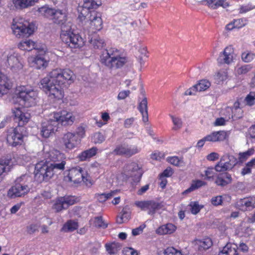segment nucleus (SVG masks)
I'll return each instance as SVG.
<instances>
[{
	"label": "nucleus",
	"instance_id": "58836bf2",
	"mask_svg": "<svg viewBox=\"0 0 255 255\" xmlns=\"http://www.w3.org/2000/svg\"><path fill=\"white\" fill-rule=\"evenodd\" d=\"M64 199L62 198V197H60L57 198L53 206V208L54 209L56 212H59L61 211L62 210H65L67 209L65 202H64Z\"/></svg>",
	"mask_w": 255,
	"mask_h": 255
},
{
	"label": "nucleus",
	"instance_id": "e2e57ef3",
	"mask_svg": "<svg viewBox=\"0 0 255 255\" xmlns=\"http://www.w3.org/2000/svg\"><path fill=\"white\" fill-rule=\"evenodd\" d=\"M173 171L171 167H167L160 175V178L169 177L172 175Z\"/></svg>",
	"mask_w": 255,
	"mask_h": 255
},
{
	"label": "nucleus",
	"instance_id": "473e14b6",
	"mask_svg": "<svg viewBox=\"0 0 255 255\" xmlns=\"http://www.w3.org/2000/svg\"><path fill=\"white\" fill-rule=\"evenodd\" d=\"M97 151V148L96 147H92L82 152L78 155V158L80 161H85L95 155Z\"/></svg>",
	"mask_w": 255,
	"mask_h": 255
},
{
	"label": "nucleus",
	"instance_id": "5701e85b",
	"mask_svg": "<svg viewBox=\"0 0 255 255\" xmlns=\"http://www.w3.org/2000/svg\"><path fill=\"white\" fill-rule=\"evenodd\" d=\"M227 137V132L224 130L213 131L204 137V139L209 142L224 141Z\"/></svg>",
	"mask_w": 255,
	"mask_h": 255
},
{
	"label": "nucleus",
	"instance_id": "f3484780",
	"mask_svg": "<svg viewBox=\"0 0 255 255\" xmlns=\"http://www.w3.org/2000/svg\"><path fill=\"white\" fill-rule=\"evenodd\" d=\"M12 113L14 116L15 122L18 123L17 127H24L30 118V114L22 112L19 108L12 110Z\"/></svg>",
	"mask_w": 255,
	"mask_h": 255
},
{
	"label": "nucleus",
	"instance_id": "37998d69",
	"mask_svg": "<svg viewBox=\"0 0 255 255\" xmlns=\"http://www.w3.org/2000/svg\"><path fill=\"white\" fill-rule=\"evenodd\" d=\"M90 42L95 49H101L106 45L104 40L99 37L92 39Z\"/></svg>",
	"mask_w": 255,
	"mask_h": 255
},
{
	"label": "nucleus",
	"instance_id": "20e7f679",
	"mask_svg": "<svg viewBox=\"0 0 255 255\" xmlns=\"http://www.w3.org/2000/svg\"><path fill=\"white\" fill-rule=\"evenodd\" d=\"M66 163L65 159L57 162H48V164L44 160L38 162L35 166V179L39 182L48 181L55 174L64 170Z\"/></svg>",
	"mask_w": 255,
	"mask_h": 255
},
{
	"label": "nucleus",
	"instance_id": "3c124183",
	"mask_svg": "<svg viewBox=\"0 0 255 255\" xmlns=\"http://www.w3.org/2000/svg\"><path fill=\"white\" fill-rule=\"evenodd\" d=\"M215 167H208L204 172L205 176V179L208 180H213L215 174Z\"/></svg>",
	"mask_w": 255,
	"mask_h": 255
},
{
	"label": "nucleus",
	"instance_id": "aec40b11",
	"mask_svg": "<svg viewBox=\"0 0 255 255\" xmlns=\"http://www.w3.org/2000/svg\"><path fill=\"white\" fill-rule=\"evenodd\" d=\"M237 207L241 210H251L255 208V196L240 199L237 202Z\"/></svg>",
	"mask_w": 255,
	"mask_h": 255
},
{
	"label": "nucleus",
	"instance_id": "ea45409f",
	"mask_svg": "<svg viewBox=\"0 0 255 255\" xmlns=\"http://www.w3.org/2000/svg\"><path fill=\"white\" fill-rule=\"evenodd\" d=\"M10 160L8 159H0V175L6 173L10 169Z\"/></svg>",
	"mask_w": 255,
	"mask_h": 255
},
{
	"label": "nucleus",
	"instance_id": "1a4fd4ad",
	"mask_svg": "<svg viewBox=\"0 0 255 255\" xmlns=\"http://www.w3.org/2000/svg\"><path fill=\"white\" fill-rule=\"evenodd\" d=\"M11 29L13 34L17 37H27L34 32L35 25L33 23L27 22L23 23L16 21L15 19L13 20Z\"/></svg>",
	"mask_w": 255,
	"mask_h": 255
},
{
	"label": "nucleus",
	"instance_id": "8fccbe9b",
	"mask_svg": "<svg viewBox=\"0 0 255 255\" xmlns=\"http://www.w3.org/2000/svg\"><path fill=\"white\" fill-rule=\"evenodd\" d=\"M190 206L191 212L194 215L198 213L203 208V206L199 205L197 202H191Z\"/></svg>",
	"mask_w": 255,
	"mask_h": 255
},
{
	"label": "nucleus",
	"instance_id": "f257e3e1",
	"mask_svg": "<svg viewBox=\"0 0 255 255\" xmlns=\"http://www.w3.org/2000/svg\"><path fill=\"white\" fill-rule=\"evenodd\" d=\"M39 12L44 17L61 26L60 37L63 42L71 48H77L84 45L82 37L72 29V23L67 21V14L62 9L43 6Z\"/></svg>",
	"mask_w": 255,
	"mask_h": 255
},
{
	"label": "nucleus",
	"instance_id": "f8f14e48",
	"mask_svg": "<svg viewBox=\"0 0 255 255\" xmlns=\"http://www.w3.org/2000/svg\"><path fill=\"white\" fill-rule=\"evenodd\" d=\"M134 204L142 210H148V214L151 215H154L157 210L164 207L162 202H158L154 200L136 201Z\"/></svg>",
	"mask_w": 255,
	"mask_h": 255
},
{
	"label": "nucleus",
	"instance_id": "bf43d9fd",
	"mask_svg": "<svg viewBox=\"0 0 255 255\" xmlns=\"http://www.w3.org/2000/svg\"><path fill=\"white\" fill-rule=\"evenodd\" d=\"M211 202L214 206H219L223 203V198L222 196H217L213 197L211 200Z\"/></svg>",
	"mask_w": 255,
	"mask_h": 255
},
{
	"label": "nucleus",
	"instance_id": "4468645a",
	"mask_svg": "<svg viewBox=\"0 0 255 255\" xmlns=\"http://www.w3.org/2000/svg\"><path fill=\"white\" fill-rule=\"evenodd\" d=\"M51 117L57 121L58 126L59 124L63 126L71 125L75 120V117L72 113L64 111L60 113H54L51 114Z\"/></svg>",
	"mask_w": 255,
	"mask_h": 255
},
{
	"label": "nucleus",
	"instance_id": "a18cd8bd",
	"mask_svg": "<svg viewBox=\"0 0 255 255\" xmlns=\"http://www.w3.org/2000/svg\"><path fill=\"white\" fill-rule=\"evenodd\" d=\"M255 57V54L249 51H245L242 54V59L245 62H251Z\"/></svg>",
	"mask_w": 255,
	"mask_h": 255
},
{
	"label": "nucleus",
	"instance_id": "7ed1b4c3",
	"mask_svg": "<svg viewBox=\"0 0 255 255\" xmlns=\"http://www.w3.org/2000/svg\"><path fill=\"white\" fill-rule=\"evenodd\" d=\"M100 5L95 0H84L83 5L77 7L80 21H90L91 27L95 31H99L103 27L101 13L95 10Z\"/></svg>",
	"mask_w": 255,
	"mask_h": 255
},
{
	"label": "nucleus",
	"instance_id": "423d86ee",
	"mask_svg": "<svg viewBox=\"0 0 255 255\" xmlns=\"http://www.w3.org/2000/svg\"><path fill=\"white\" fill-rule=\"evenodd\" d=\"M30 177L26 175H22L15 181V185L8 192V195L12 198L21 197L27 194L30 190L28 185Z\"/></svg>",
	"mask_w": 255,
	"mask_h": 255
},
{
	"label": "nucleus",
	"instance_id": "6e6552de",
	"mask_svg": "<svg viewBox=\"0 0 255 255\" xmlns=\"http://www.w3.org/2000/svg\"><path fill=\"white\" fill-rule=\"evenodd\" d=\"M27 132L24 127H16L10 128L7 130L6 140L8 144L13 147L20 145L23 138L27 136Z\"/></svg>",
	"mask_w": 255,
	"mask_h": 255
},
{
	"label": "nucleus",
	"instance_id": "393cba45",
	"mask_svg": "<svg viewBox=\"0 0 255 255\" xmlns=\"http://www.w3.org/2000/svg\"><path fill=\"white\" fill-rule=\"evenodd\" d=\"M11 87V83L7 77L0 71V97L6 94Z\"/></svg>",
	"mask_w": 255,
	"mask_h": 255
},
{
	"label": "nucleus",
	"instance_id": "0e129e2a",
	"mask_svg": "<svg viewBox=\"0 0 255 255\" xmlns=\"http://www.w3.org/2000/svg\"><path fill=\"white\" fill-rule=\"evenodd\" d=\"M130 93V92L129 90H124L121 91L119 93L117 98L119 100H124L129 96Z\"/></svg>",
	"mask_w": 255,
	"mask_h": 255
},
{
	"label": "nucleus",
	"instance_id": "a211bd4d",
	"mask_svg": "<svg viewBox=\"0 0 255 255\" xmlns=\"http://www.w3.org/2000/svg\"><path fill=\"white\" fill-rule=\"evenodd\" d=\"M234 49L232 46L226 47L217 59L219 64H230L234 59Z\"/></svg>",
	"mask_w": 255,
	"mask_h": 255
},
{
	"label": "nucleus",
	"instance_id": "ddd939ff",
	"mask_svg": "<svg viewBox=\"0 0 255 255\" xmlns=\"http://www.w3.org/2000/svg\"><path fill=\"white\" fill-rule=\"evenodd\" d=\"M57 121L51 116L48 120L42 123L40 135L44 138H48L51 134L57 130Z\"/></svg>",
	"mask_w": 255,
	"mask_h": 255
},
{
	"label": "nucleus",
	"instance_id": "f704fd0d",
	"mask_svg": "<svg viewBox=\"0 0 255 255\" xmlns=\"http://www.w3.org/2000/svg\"><path fill=\"white\" fill-rule=\"evenodd\" d=\"M229 109L232 113V118L233 120H237L242 117L243 111L240 108V103L239 102H235L233 107Z\"/></svg>",
	"mask_w": 255,
	"mask_h": 255
},
{
	"label": "nucleus",
	"instance_id": "a878e982",
	"mask_svg": "<svg viewBox=\"0 0 255 255\" xmlns=\"http://www.w3.org/2000/svg\"><path fill=\"white\" fill-rule=\"evenodd\" d=\"M195 247L200 252H203L209 249L212 245V242L210 238H205L203 240H196L194 241Z\"/></svg>",
	"mask_w": 255,
	"mask_h": 255
},
{
	"label": "nucleus",
	"instance_id": "6ab92c4d",
	"mask_svg": "<svg viewBox=\"0 0 255 255\" xmlns=\"http://www.w3.org/2000/svg\"><path fill=\"white\" fill-rule=\"evenodd\" d=\"M211 86L210 82L207 80H200L198 84L194 85L190 88L187 90L185 92V95H195L197 91H204L208 89Z\"/></svg>",
	"mask_w": 255,
	"mask_h": 255
},
{
	"label": "nucleus",
	"instance_id": "de8ad7c7",
	"mask_svg": "<svg viewBox=\"0 0 255 255\" xmlns=\"http://www.w3.org/2000/svg\"><path fill=\"white\" fill-rule=\"evenodd\" d=\"M171 118L174 126L172 128V129L177 130L181 128L182 126V122L181 119L178 117H175L173 116H171Z\"/></svg>",
	"mask_w": 255,
	"mask_h": 255
},
{
	"label": "nucleus",
	"instance_id": "9d476101",
	"mask_svg": "<svg viewBox=\"0 0 255 255\" xmlns=\"http://www.w3.org/2000/svg\"><path fill=\"white\" fill-rule=\"evenodd\" d=\"M87 177V173L82 167L76 166L69 170L68 174L64 176V180L66 182L78 184L82 181L86 182L88 181Z\"/></svg>",
	"mask_w": 255,
	"mask_h": 255
},
{
	"label": "nucleus",
	"instance_id": "9b49d317",
	"mask_svg": "<svg viewBox=\"0 0 255 255\" xmlns=\"http://www.w3.org/2000/svg\"><path fill=\"white\" fill-rule=\"evenodd\" d=\"M237 163V158L233 155L225 154L215 166V171L221 172L232 170Z\"/></svg>",
	"mask_w": 255,
	"mask_h": 255
},
{
	"label": "nucleus",
	"instance_id": "79ce46f5",
	"mask_svg": "<svg viewBox=\"0 0 255 255\" xmlns=\"http://www.w3.org/2000/svg\"><path fill=\"white\" fill-rule=\"evenodd\" d=\"M78 227L77 222L70 220L64 225L62 230L65 232H72L76 230Z\"/></svg>",
	"mask_w": 255,
	"mask_h": 255
},
{
	"label": "nucleus",
	"instance_id": "c756f323",
	"mask_svg": "<svg viewBox=\"0 0 255 255\" xmlns=\"http://www.w3.org/2000/svg\"><path fill=\"white\" fill-rule=\"evenodd\" d=\"M236 245L227 244L219 253V255H238Z\"/></svg>",
	"mask_w": 255,
	"mask_h": 255
},
{
	"label": "nucleus",
	"instance_id": "dca6fc26",
	"mask_svg": "<svg viewBox=\"0 0 255 255\" xmlns=\"http://www.w3.org/2000/svg\"><path fill=\"white\" fill-rule=\"evenodd\" d=\"M62 141L66 149L72 150L78 146L81 139L75 133L68 132L64 134Z\"/></svg>",
	"mask_w": 255,
	"mask_h": 255
},
{
	"label": "nucleus",
	"instance_id": "c03bdc74",
	"mask_svg": "<svg viewBox=\"0 0 255 255\" xmlns=\"http://www.w3.org/2000/svg\"><path fill=\"white\" fill-rule=\"evenodd\" d=\"M255 153V149L254 148H251L247 151L239 153V159L241 162H243L249 158L251 156L253 155Z\"/></svg>",
	"mask_w": 255,
	"mask_h": 255
},
{
	"label": "nucleus",
	"instance_id": "774afa93",
	"mask_svg": "<svg viewBox=\"0 0 255 255\" xmlns=\"http://www.w3.org/2000/svg\"><path fill=\"white\" fill-rule=\"evenodd\" d=\"M219 157V155L218 153L214 152L210 153L206 157L207 159L209 161H215L218 159Z\"/></svg>",
	"mask_w": 255,
	"mask_h": 255
},
{
	"label": "nucleus",
	"instance_id": "6e6d98bb",
	"mask_svg": "<svg viewBox=\"0 0 255 255\" xmlns=\"http://www.w3.org/2000/svg\"><path fill=\"white\" fill-rule=\"evenodd\" d=\"M105 139L103 134L101 132H96L94 133L93 140L95 143H101Z\"/></svg>",
	"mask_w": 255,
	"mask_h": 255
},
{
	"label": "nucleus",
	"instance_id": "13d9d810",
	"mask_svg": "<svg viewBox=\"0 0 255 255\" xmlns=\"http://www.w3.org/2000/svg\"><path fill=\"white\" fill-rule=\"evenodd\" d=\"M39 226L37 224H31L26 227V231L29 234H32L38 231Z\"/></svg>",
	"mask_w": 255,
	"mask_h": 255
},
{
	"label": "nucleus",
	"instance_id": "412c9836",
	"mask_svg": "<svg viewBox=\"0 0 255 255\" xmlns=\"http://www.w3.org/2000/svg\"><path fill=\"white\" fill-rule=\"evenodd\" d=\"M46 164L48 162L61 161V160L66 159L64 154L57 149H52L45 155Z\"/></svg>",
	"mask_w": 255,
	"mask_h": 255
},
{
	"label": "nucleus",
	"instance_id": "49530a36",
	"mask_svg": "<svg viewBox=\"0 0 255 255\" xmlns=\"http://www.w3.org/2000/svg\"><path fill=\"white\" fill-rule=\"evenodd\" d=\"M160 255H183L180 251H177L173 247H169L165 249Z\"/></svg>",
	"mask_w": 255,
	"mask_h": 255
},
{
	"label": "nucleus",
	"instance_id": "603ef678",
	"mask_svg": "<svg viewBox=\"0 0 255 255\" xmlns=\"http://www.w3.org/2000/svg\"><path fill=\"white\" fill-rule=\"evenodd\" d=\"M63 199H64V202L68 208L69 206L72 205L76 202L77 198L73 196H67L62 197Z\"/></svg>",
	"mask_w": 255,
	"mask_h": 255
},
{
	"label": "nucleus",
	"instance_id": "69168bd1",
	"mask_svg": "<svg viewBox=\"0 0 255 255\" xmlns=\"http://www.w3.org/2000/svg\"><path fill=\"white\" fill-rule=\"evenodd\" d=\"M255 8L252 5L248 4L246 5H242L240 8V13H243L248 12Z\"/></svg>",
	"mask_w": 255,
	"mask_h": 255
},
{
	"label": "nucleus",
	"instance_id": "4d7b16f0",
	"mask_svg": "<svg viewBox=\"0 0 255 255\" xmlns=\"http://www.w3.org/2000/svg\"><path fill=\"white\" fill-rule=\"evenodd\" d=\"M138 51L140 53V55L138 57V60L140 64H142L144 62L143 58L147 57V50L145 47H141L139 49Z\"/></svg>",
	"mask_w": 255,
	"mask_h": 255
},
{
	"label": "nucleus",
	"instance_id": "39448f33",
	"mask_svg": "<svg viewBox=\"0 0 255 255\" xmlns=\"http://www.w3.org/2000/svg\"><path fill=\"white\" fill-rule=\"evenodd\" d=\"M102 64L111 70H117L123 67L128 62V58L123 53L115 47L106 49L100 56Z\"/></svg>",
	"mask_w": 255,
	"mask_h": 255
},
{
	"label": "nucleus",
	"instance_id": "2f4dec72",
	"mask_svg": "<svg viewBox=\"0 0 255 255\" xmlns=\"http://www.w3.org/2000/svg\"><path fill=\"white\" fill-rule=\"evenodd\" d=\"M138 109L142 116V120L144 122L148 121V113H147V100L146 98L139 103L138 106Z\"/></svg>",
	"mask_w": 255,
	"mask_h": 255
},
{
	"label": "nucleus",
	"instance_id": "2eb2a0df",
	"mask_svg": "<svg viewBox=\"0 0 255 255\" xmlns=\"http://www.w3.org/2000/svg\"><path fill=\"white\" fill-rule=\"evenodd\" d=\"M140 149L137 146H128L126 144L118 145L114 149L113 153L118 155H124L129 157L138 153Z\"/></svg>",
	"mask_w": 255,
	"mask_h": 255
},
{
	"label": "nucleus",
	"instance_id": "cd10ccee",
	"mask_svg": "<svg viewBox=\"0 0 255 255\" xmlns=\"http://www.w3.org/2000/svg\"><path fill=\"white\" fill-rule=\"evenodd\" d=\"M203 2H206V4L212 9H217L219 6L227 8L229 6L228 2L225 0H203Z\"/></svg>",
	"mask_w": 255,
	"mask_h": 255
},
{
	"label": "nucleus",
	"instance_id": "864d4df0",
	"mask_svg": "<svg viewBox=\"0 0 255 255\" xmlns=\"http://www.w3.org/2000/svg\"><path fill=\"white\" fill-rule=\"evenodd\" d=\"M94 225L98 228L105 229L108 227V224L105 223L102 217H96L94 218Z\"/></svg>",
	"mask_w": 255,
	"mask_h": 255
},
{
	"label": "nucleus",
	"instance_id": "a19ab883",
	"mask_svg": "<svg viewBox=\"0 0 255 255\" xmlns=\"http://www.w3.org/2000/svg\"><path fill=\"white\" fill-rule=\"evenodd\" d=\"M116 191H111L108 193H102V194H96V197L97 199L101 203L105 202L109 199L113 197L115 194H116Z\"/></svg>",
	"mask_w": 255,
	"mask_h": 255
},
{
	"label": "nucleus",
	"instance_id": "7c9ffc66",
	"mask_svg": "<svg viewBox=\"0 0 255 255\" xmlns=\"http://www.w3.org/2000/svg\"><path fill=\"white\" fill-rule=\"evenodd\" d=\"M38 0H12L16 8H25L33 5Z\"/></svg>",
	"mask_w": 255,
	"mask_h": 255
},
{
	"label": "nucleus",
	"instance_id": "bb28decb",
	"mask_svg": "<svg viewBox=\"0 0 255 255\" xmlns=\"http://www.w3.org/2000/svg\"><path fill=\"white\" fill-rule=\"evenodd\" d=\"M32 62L37 69H43L48 65L49 60L44 54H38L33 58Z\"/></svg>",
	"mask_w": 255,
	"mask_h": 255
},
{
	"label": "nucleus",
	"instance_id": "e433bc0d",
	"mask_svg": "<svg viewBox=\"0 0 255 255\" xmlns=\"http://www.w3.org/2000/svg\"><path fill=\"white\" fill-rule=\"evenodd\" d=\"M206 184V182L201 180H197L193 181L192 183L191 184L190 187L185 190L183 192V194H187L197 189H198L202 186H203Z\"/></svg>",
	"mask_w": 255,
	"mask_h": 255
},
{
	"label": "nucleus",
	"instance_id": "0eeeda50",
	"mask_svg": "<svg viewBox=\"0 0 255 255\" xmlns=\"http://www.w3.org/2000/svg\"><path fill=\"white\" fill-rule=\"evenodd\" d=\"M17 98L20 99V104L25 107L35 106L38 98V93L33 89L22 86L18 90Z\"/></svg>",
	"mask_w": 255,
	"mask_h": 255
},
{
	"label": "nucleus",
	"instance_id": "72a5a7b5",
	"mask_svg": "<svg viewBox=\"0 0 255 255\" xmlns=\"http://www.w3.org/2000/svg\"><path fill=\"white\" fill-rule=\"evenodd\" d=\"M176 227L172 224H167L159 227L156 231L159 235L170 234L174 232Z\"/></svg>",
	"mask_w": 255,
	"mask_h": 255
},
{
	"label": "nucleus",
	"instance_id": "b1692460",
	"mask_svg": "<svg viewBox=\"0 0 255 255\" xmlns=\"http://www.w3.org/2000/svg\"><path fill=\"white\" fill-rule=\"evenodd\" d=\"M232 181L231 175L228 172H224L217 176L215 183L217 186L223 187L231 184Z\"/></svg>",
	"mask_w": 255,
	"mask_h": 255
},
{
	"label": "nucleus",
	"instance_id": "338daca9",
	"mask_svg": "<svg viewBox=\"0 0 255 255\" xmlns=\"http://www.w3.org/2000/svg\"><path fill=\"white\" fill-rule=\"evenodd\" d=\"M145 226L144 225H141L139 227L134 229L132 230V235L134 236H137L141 234L143 229L145 228Z\"/></svg>",
	"mask_w": 255,
	"mask_h": 255
},
{
	"label": "nucleus",
	"instance_id": "c9c22d12",
	"mask_svg": "<svg viewBox=\"0 0 255 255\" xmlns=\"http://www.w3.org/2000/svg\"><path fill=\"white\" fill-rule=\"evenodd\" d=\"M18 46L22 50L30 51L36 48V43L32 40H28L20 42Z\"/></svg>",
	"mask_w": 255,
	"mask_h": 255
},
{
	"label": "nucleus",
	"instance_id": "680f3d73",
	"mask_svg": "<svg viewBox=\"0 0 255 255\" xmlns=\"http://www.w3.org/2000/svg\"><path fill=\"white\" fill-rule=\"evenodd\" d=\"M168 162L175 166H179L180 163V160L177 156L170 157L167 158Z\"/></svg>",
	"mask_w": 255,
	"mask_h": 255
},
{
	"label": "nucleus",
	"instance_id": "f03ea898",
	"mask_svg": "<svg viewBox=\"0 0 255 255\" xmlns=\"http://www.w3.org/2000/svg\"><path fill=\"white\" fill-rule=\"evenodd\" d=\"M75 75L70 69L56 68L40 81V88L51 99L61 100L64 97L63 87H67L74 82Z\"/></svg>",
	"mask_w": 255,
	"mask_h": 255
},
{
	"label": "nucleus",
	"instance_id": "5fc2aeb1",
	"mask_svg": "<svg viewBox=\"0 0 255 255\" xmlns=\"http://www.w3.org/2000/svg\"><path fill=\"white\" fill-rule=\"evenodd\" d=\"M245 101L247 105L252 106L255 104V92H251L247 95L245 98Z\"/></svg>",
	"mask_w": 255,
	"mask_h": 255
},
{
	"label": "nucleus",
	"instance_id": "09e8293b",
	"mask_svg": "<svg viewBox=\"0 0 255 255\" xmlns=\"http://www.w3.org/2000/svg\"><path fill=\"white\" fill-rule=\"evenodd\" d=\"M228 77L226 71H219L216 75V79L218 84L226 80Z\"/></svg>",
	"mask_w": 255,
	"mask_h": 255
},
{
	"label": "nucleus",
	"instance_id": "4be33fe9",
	"mask_svg": "<svg viewBox=\"0 0 255 255\" xmlns=\"http://www.w3.org/2000/svg\"><path fill=\"white\" fill-rule=\"evenodd\" d=\"M20 56L17 53L13 50H10L7 54V61L8 65L11 68H22Z\"/></svg>",
	"mask_w": 255,
	"mask_h": 255
},
{
	"label": "nucleus",
	"instance_id": "c85d7f7f",
	"mask_svg": "<svg viewBox=\"0 0 255 255\" xmlns=\"http://www.w3.org/2000/svg\"><path fill=\"white\" fill-rule=\"evenodd\" d=\"M127 169L131 172L130 175L137 176L140 178L142 175V170L138 164L135 162H131L127 165Z\"/></svg>",
	"mask_w": 255,
	"mask_h": 255
},
{
	"label": "nucleus",
	"instance_id": "052dcab7",
	"mask_svg": "<svg viewBox=\"0 0 255 255\" xmlns=\"http://www.w3.org/2000/svg\"><path fill=\"white\" fill-rule=\"evenodd\" d=\"M79 138H81L85 136V127L84 126H80L78 127L76 130V134Z\"/></svg>",
	"mask_w": 255,
	"mask_h": 255
},
{
	"label": "nucleus",
	"instance_id": "4c0bfd02",
	"mask_svg": "<svg viewBox=\"0 0 255 255\" xmlns=\"http://www.w3.org/2000/svg\"><path fill=\"white\" fill-rule=\"evenodd\" d=\"M106 251L109 254H116L121 250V245L118 243L106 244L105 245Z\"/></svg>",
	"mask_w": 255,
	"mask_h": 255
}]
</instances>
